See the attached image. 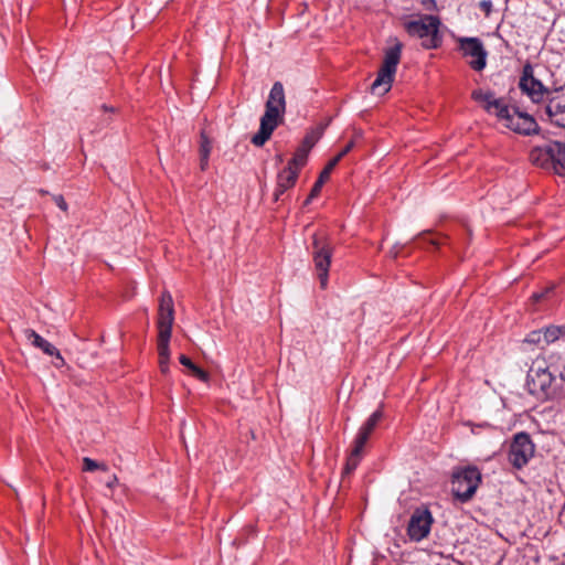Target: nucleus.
I'll list each match as a JSON object with an SVG mask.
<instances>
[{
	"label": "nucleus",
	"instance_id": "obj_1",
	"mask_svg": "<svg viewBox=\"0 0 565 565\" xmlns=\"http://www.w3.org/2000/svg\"><path fill=\"white\" fill-rule=\"evenodd\" d=\"M565 382V359L559 354H550L547 359L536 358L526 376L530 394L539 399H550L557 395Z\"/></svg>",
	"mask_w": 565,
	"mask_h": 565
},
{
	"label": "nucleus",
	"instance_id": "obj_2",
	"mask_svg": "<svg viewBox=\"0 0 565 565\" xmlns=\"http://www.w3.org/2000/svg\"><path fill=\"white\" fill-rule=\"evenodd\" d=\"M471 98L482 104L490 115H494L502 125L514 132L530 135L536 131L537 124L532 116L520 111L514 106H509L503 98H495L491 92L475 89Z\"/></svg>",
	"mask_w": 565,
	"mask_h": 565
},
{
	"label": "nucleus",
	"instance_id": "obj_3",
	"mask_svg": "<svg viewBox=\"0 0 565 565\" xmlns=\"http://www.w3.org/2000/svg\"><path fill=\"white\" fill-rule=\"evenodd\" d=\"M286 102L284 86L280 82H276L269 93L266 102V110L260 118V127L256 135L253 136L252 142L260 147L271 136L273 131L279 124V119L285 113Z\"/></svg>",
	"mask_w": 565,
	"mask_h": 565
},
{
	"label": "nucleus",
	"instance_id": "obj_4",
	"mask_svg": "<svg viewBox=\"0 0 565 565\" xmlns=\"http://www.w3.org/2000/svg\"><path fill=\"white\" fill-rule=\"evenodd\" d=\"M530 161L545 170L565 175V141H544L533 146L529 154Z\"/></svg>",
	"mask_w": 565,
	"mask_h": 565
},
{
	"label": "nucleus",
	"instance_id": "obj_5",
	"mask_svg": "<svg viewBox=\"0 0 565 565\" xmlns=\"http://www.w3.org/2000/svg\"><path fill=\"white\" fill-rule=\"evenodd\" d=\"M403 44L394 40V44L384 52L383 63L379 70L375 81L371 85V90L376 95H384L390 92L397 65L401 61Z\"/></svg>",
	"mask_w": 565,
	"mask_h": 565
},
{
	"label": "nucleus",
	"instance_id": "obj_6",
	"mask_svg": "<svg viewBox=\"0 0 565 565\" xmlns=\"http://www.w3.org/2000/svg\"><path fill=\"white\" fill-rule=\"evenodd\" d=\"M404 26L411 36L418 38L422 41L425 49H436L441 43L438 17L424 14L416 20L405 22Z\"/></svg>",
	"mask_w": 565,
	"mask_h": 565
},
{
	"label": "nucleus",
	"instance_id": "obj_7",
	"mask_svg": "<svg viewBox=\"0 0 565 565\" xmlns=\"http://www.w3.org/2000/svg\"><path fill=\"white\" fill-rule=\"evenodd\" d=\"M383 418V412L381 409H376L371 416L366 419V422L359 429L351 452L347 459L343 473L350 475L352 471L356 469L359 462L362 458L363 448L369 440L371 434L377 426V424Z\"/></svg>",
	"mask_w": 565,
	"mask_h": 565
},
{
	"label": "nucleus",
	"instance_id": "obj_8",
	"mask_svg": "<svg viewBox=\"0 0 565 565\" xmlns=\"http://www.w3.org/2000/svg\"><path fill=\"white\" fill-rule=\"evenodd\" d=\"M333 255V248L326 236H312V259L321 288L328 285V274Z\"/></svg>",
	"mask_w": 565,
	"mask_h": 565
},
{
	"label": "nucleus",
	"instance_id": "obj_9",
	"mask_svg": "<svg viewBox=\"0 0 565 565\" xmlns=\"http://www.w3.org/2000/svg\"><path fill=\"white\" fill-rule=\"evenodd\" d=\"M481 482V473L476 467H467L452 477V493L461 502L472 498Z\"/></svg>",
	"mask_w": 565,
	"mask_h": 565
},
{
	"label": "nucleus",
	"instance_id": "obj_10",
	"mask_svg": "<svg viewBox=\"0 0 565 565\" xmlns=\"http://www.w3.org/2000/svg\"><path fill=\"white\" fill-rule=\"evenodd\" d=\"M174 322L173 299L169 291H163L158 308V342L170 343L172 326Z\"/></svg>",
	"mask_w": 565,
	"mask_h": 565
},
{
	"label": "nucleus",
	"instance_id": "obj_11",
	"mask_svg": "<svg viewBox=\"0 0 565 565\" xmlns=\"http://www.w3.org/2000/svg\"><path fill=\"white\" fill-rule=\"evenodd\" d=\"M458 46L463 57L469 58V66L481 72L487 66L488 52L479 38H460Z\"/></svg>",
	"mask_w": 565,
	"mask_h": 565
},
{
	"label": "nucleus",
	"instance_id": "obj_12",
	"mask_svg": "<svg viewBox=\"0 0 565 565\" xmlns=\"http://www.w3.org/2000/svg\"><path fill=\"white\" fill-rule=\"evenodd\" d=\"M535 446L532 443L530 435L526 433H519L513 437L509 450V461L516 468L521 469L527 465L533 457Z\"/></svg>",
	"mask_w": 565,
	"mask_h": 565
},
{
	"label": "nucleus",
	"instance_id": "obj_13",
	"mask_svg": "<svg viewBox=\"0 0 565 565\" xmlns=\"http://www.w3.org/2000/svg\"><path fill=\"white\" fill-rule=\"evenodd\" d=\"M519 87L535 104H541L544 100L548 102V98L552 97L550 96V90L533 76V68L530 64H526L523 67V74L520 78Z\"/></svg>",
	"mask_w": 565,
	"mask_h": 565
},
{
	"label": "nucleus",
	"instance_id": "obj_14",
	"mask_svg": "<svg viewBox=\"0 0 565 565\" xmlns=\"http://www.w3.org/2000/svg\"><path fill=\"white\" fill-rule=\"evenodd\" d=\"M433 515L428 509H416L411 515L407 534L414 542H420L430 533Z\"/></svg>",
	"mask_w": 565,
	"mask_h": 565
},
{
	"label": "nucleus",
	"instance_id": "obj_15",
	"mask_svg": "<svg viewBox=\"0 0 565 565\" xmlns=\"http://www.w3.org/2000/svg\"><path fill=\"white\" fill-rule=\"evenodd\" d=\"M537 114L553 125L565 128V92L548 98V102L537 109Z\"/></svg>",
	"mask_w": 565,
	"mask_h": 565
},
{
	"label": "nucleus",
	"instance_id": "obj_16",
	"mask_svg": "<svg viewBox=\"0 0 565 565\" xmlns=\"http://www.w3.org/2000/svg\"><path fill=\"white\" fill-rule=\"evenodd\" d=\"M23 334L25 339L35 348L43 351V353L55 356L60 359V363H54L55 367H62L65 364V361L63 356L61 355L60 351L49 341H46L44 338H42L39 333H36L32 329H25L23 331Z\"/></svg>",
	"mask_w": 565,
	"mask_h": 565
},
{
	"label": "nucleus",
	"instance_id": "obj_17",
	"mask_svg": "<svg viewBox=\"0 0 565 565\" xmlns=\"http://www.w3.org/2000/svg\"><path fill=\"white\" fill-rule=\"evenodd\" d=\"M299 172L295 168L286 167L277 175V184L274 192V200L278 201L279 198L289 189H291L298 179Z\"/></svg>",
	"mask_w": 565,
	"mask_h": 565
},
{
	"label": "nucleus",
	"instance_id": "obj_18",
	"mask_svg": "<svg viewBox=\"0 0 565 565\" xmlns=\"http://www.w3.org/2000/svg\"><path fill=\"white\" fill-rule=\"evenodd\" d=\"M332 170L333 169H329L328 166L324 167V169L321 171L318 180L315 182V184L310 191V194L305 202L306 204H309L315 198H317L319 195V193L322 189V185L324 184L326 181L329 180Z\"/></svg>",
	"mask_w": 565,
	"mask_h": 565
},
{
	"label": "nucleus",
	"instance_id": "obj_19",
	"mask_svg": "<svg viewBox=\"0 0 565 565\" xmlns=\"http://www.w3.org/2000/svg\"><path fill=\"white\" fill-rule=\"evenodd\" d=\"M544 344L554 343L556 340L565 338V324L564 326H548L543 329Z\"/></svg>",
	"mask_w": 565,
	"mask_h": 565
},
{
	"label": "nucleus",
	"instance_id": "obj_20",
	"mask_svg": "<svg viewBox=\"0 0 565 565\" xmlns=\"http://www.w3.org/2000/svg\"><path fill=\"white\" fill-rule=\"evenodd\" d=\"M212 149V143L204 131L201 132L200 143V164L201 169L205 170L209 164V158Z\"/></svg>",
	"mask_w": 565,
	"mask_h": 565
},
{
	"label": "nucleus",
	"instance_id": "obj_21",
	"mask_svg": "<svg viewBox=\"0 0 565 565\" xmlns=\"http://www.w3.org/2000/svg\"><path fill=\"white\" fill-rule=\"evenodd\" d=\"M159 366L160 371L166 374L169 372L170 348L169 343L158 342Z\"/></svg>",
	"mask_w": 565,
	"mask_h": 565
},
{
	"label": "nucleus",
	"instance_id": "obj_22",
	"mask_svg": "<svg viewBox=\"0 0 565 565\" xmlns=\"http://www.w3.org/2000/svg\"><path fill=\"white\" fill-rule=\"evenodd\" d=\"M308 153H309V150H307L306 148L303 147H299L292 159L288 162V168H295L297 169L298 171L306 164L307 162V158H308Z\"/></svg>",
	"mask_w": 565,
	"mask_h": 565
},
{
	"label": "nucleus",
	"instance_id": "obj_23",
	"mask_svg": "<svg viewBox=\"0 0 565 565\" xmlns=\"http://www.w3.org/2000/svg\"><path fill=\"white\" fill-rule=\"evenodd\" d=\"M97 469H100L103 471H107L108 467L105 463H99V462L93 460L89 457H84L83 458V470L84 471L92 472V471H95Z\"/></svg>",
	"mask_w": 565,
	"mask_h": 565
},
{
	"label": "nucleus",
	"instance_id": "obj_24",
	"mask_svg": "<svg viewBox=\"0 0 565 565\" xmlns=\"http://www.w3.org/2000/svg\"><path fill=\"white\" fill-rule=\"evenodd\" d=\"M543 329L531 331L524 339L525 343L529 344H544Z\"/></svg>",
	"mask_w": 565,
	"mask_h": 565
},
{
	"label": "nucleus",
	"instance_id": "obj_25",
	"mask_svg": "<svg viewBox=\"0 0 565 565\" xmlns=\"http://www.w3.org/2000/svg\"><path fill=\"white\" fill-rule=\"evenodd\" d=\"M321 136V132L320 131H311L310 134H308L302 143H301V147L306 148L307 150H311V148L316 145V142L319 140Z\"/></svg>",
	"mask_w": 565,
	"mask_h": 565
},
{
	"label": "nucleus",
	"instance_id": "obj_26",
	"mask_svg": "<svg viewBox=\"0 0 565 565\" xmlns=\"http://www.w3.org/2000/svg\"><path fill=\"white\" fill-rule=\"evenodd\" d=\"M191 373L193 376H195L196 379H199L200 381L202 382H209L210 380V375L207 372H205L204 370L200 369L198 365H195L192 370H191Z\"/></svg>",
	"mask_w": 565,
	"mask_h": 565
},
{
	"label": "nucleus",
	"instance_id": "obj_27",
	"mask_svg": "<svg viewBox=\"0 0 565 565\" xmlns=\"http://www.w3.org/2000/svg\"><path fill=\"white\" fill-rule=\"evenodd\" d=\"M53 200L61 210L67 211V203L64 200L63 195H54Z\"/></svg>",
	"mask_w": 565,
	"mask_h": 565
},
{
	"label": "nucleus",
	"instance_id": "obj_28",
	"mask_svg": "<svg viewBox=\"0 0 565 565\" xmlns=\"http://www.w3.org/2000/svg\"><path fill=\"white\" fill-rule=\"evenodd\" d=\"M179 361L183 366L188 367L190 371L195 366V364L184 354H181L179 356Z\"/></svg>",
	"mask_w": 565,
	"mask_h": 565
},
{
	"label": "nucleus",
	"instance_id": "obj_29",
	"mask_svg": "<svg viewBox=\"0 0 565 565\" xmlns=\"http://www.w3.org/2000/svg\"><path fill=\"white\" fill-rule=\"evenodd\" d=\"M344 157V154L340 151L338 156H335L332 160L328 162L329 169H334L339 161Z\"/></svg>",
	"mask_w": 565,
	"mask_h": 565
},
{
	"label": "nucleus",
	"instance_id": "obj_30",
	"mask_svg": "<svg viewBox=\"0 0 565 565\" xmlns=\"http://www.w3.org/2000/svg\"><path fill=\"white\" fill-rule=\"evenodd\" d=\"M344 157V154L340 151L338 156H335L332 160L328 162L329 169H334L339 161Z\"/></svg>",
	"mask_w": 565,
	"mask_h": 565
},
{
	"label": "nucleus",
	"instance_id": "obj_31",
	"mask_svg": "<svg viewBox=\"0 0 565 565\" xmlns=\"http://www.w3.org/2000/svg\"><path fill=\"white\" fill-rule=\"evenodd\" d=\"M552 289H553V287L547 288V289H546L545 291H543V292H534V294L532 295V299H533L535 302H537V301L542 300V299L545 297V295H546L547 292H550Z\"/></svg>",
	"mask_w": 565,
	"mask_h": 565
},
{
	"label": "nucleus",
	"instance_id": "obj_32",
	"mask_svg": "<svg viewBox=\"0 0 565 565\" xmlns=\"http://www.w3.org/2000/svg\"><path fill=\"white\" fill-rule=\"evenodd\" d=\"M354 145H355V141H354V139H352L351 141H349L347 143V146L341 150V152L345 156L347 153H349L352 150Z\"/></svg>",
	"mask_w": 565,
	"mask_h": 565
},
{
	"label": "nucleus",
	"instance_id": "obj_33",
	"mask_svg": "<svg viewBox=\"0 0 565 565\" xmlns=\"http://www.w3.org/2000/svg\"><path fill=\"white\" fill-rule=\"evenodd\" d=\"M480 7L487 12L489 13L491 11V8H492V3L491 1L487 0V1H482L480 3Z\"/></svg>",
	"mask_w": 565,
	"mask_h": 565
},
{
	"label": "nucleus",
	"instance_id": "obj_34",
	"mask_svg": "<svg viewBox=\"0 0 565 565\" xmlns=\"http://www.w3.org/2000/svg\"><path fill=\"white\" fill-rule=\"evenodd\" d=\"M116 482H117V477L113 476V479L107 482V487L113 488Z\"/></svg>",
	"mask_w": 565,
	"mask_h": 565
},
{
	"label": "nucleus",
	"instance_id": "obj_35",
	"mask_svg": "<svg viewBox=\"0 0 565 565\" xmlns=\"http://www.w3.org/2000/svg\"><path fill=\"white\" fill-rule=\"evenodd\" d=\"M430 244L438 245V243L435 239H430Z\"/></svg>",
	"mask_w": 565,
	"mask_h": 565
},
{
	"label": "nucleus",
	"instance_id": "obj_36",
	"mask_svg": "<svg viewBox=\"0 0 565 565\" xmlns=\"http://www.w3.org/2000/svg\"><path fill=\"white\" fill-rule=\"evenodd\" d=\"M54 363H60V359L55 358V361L53 362Z\"/></svg>",
	"mask_w": 565,
	"mask_h": 565
}]
</instances>
